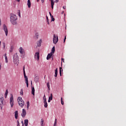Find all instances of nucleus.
<instances>
[{
  "label": "nucleus",
  "instance_id": "f257e3e1",
  "mask_svg": "<svg viewBox=\"0 0 126 126\" xmlns=\"http://www.w3.org/2000/svg\"><path fill=\"white\" fill-rule=\"evenodd\" d=\"M10 18V22L13 25H16V24H17V22H16V20H17V16L16 15L12 13L11 14Z\"/></svg>",
  "mask_w": 126,
  "mask_h": 126
},
{
  "label": "nucleus",
  "instance_id": "f03ea898",
  "mask_svg": "<svg viewBox=\"0 0 126 126\" xmlns=\"http://www.w3.org/2000/svg\"><path fill=\"white\" fill-rule=\"evenodd\" d=\"M17 100L19 106H20L21 108H23V107H24L25 103L24 101L23 100V99H22V97H19L17 99Z\"/></svg>",
  "mask_w": 126,
  "mask_h": 126
},
{
  "label": "nucleus",
  "instance_id": "7ed1b4c3",
  "mask_svg": "<svg viewBox=\"0 0 126 126\" xmlns=\"http://www.w3.org/2000/svg\"><path fill=\"white\" fill-rule=\"evenodd\" d=\"M4 99L3 98V97H1L0 98V108H1V110H2V107H3V105H4V103H3Z\"/></svg>",
  "mask_w": 126,
  "mask_h": 126
},
{
  "label": "nucleus",
  "instance_id": "20e7f679",
  "mask_svg": "<svg viewBox=\"0 0 126 126\" xmlns=\"http://www.w3.org/2000/svg\"><path fill=\"white\" fill-rule=\"evenodd\" d=\"M14 103V100H13V95L12 94L10 98V104L11 105V108L13 107Z\"/></svg>",
  "mask_w": 126,
  "mask_h": 126
},
{
  "label": "nucleus",
  "instance_id": "39448f33",
  "mask_svg": "<svg viewBox=\"0 0 126 126\" xmlns=\"http://www.w3.org/2000/svg\"><path fill=\"white\" fill-rule=\"evenodd\" d=\"M3 29L5 32V34L6 36H7V34L8 33V31L7 30V27H6V26H5V25H3Z\"/></svg>",
  "mask_w": 126,
  "mask_h": 126
},
{
  "label": "nucleus",
  "instance_id": "423d86ee",
  "mask_svg": "<svg viewBox=\"0 0 126 126\" xmlns=\"http://www.w3.org/2000/svg\"><path fill=\"white\" fill-rule=\"evenodd\" d=\"M53 43L54 44H56L58 43V41H59V37L58 36L56 37V34H54L53 36Z\"/></svg>",
  "mask_w": 126,
  "mask_h": 126
},
{
  "label": "nucleus",
  "instance_id": "0eeeda50",
  "mask_svg": "<svg viewBox=\"0 0 126 126\" xmlns=\"http://www.w3.org/2000/svg\"><path fill=\"white\" fill-rule=\"evenodd\" d=\"M13 59L14 60V63L17 62V60H18V56L17 55V53H16L13 55Z\"/></svg>",
  "mask_w": 126,
  "mask_h": 126
},
{
  "label": "nucleus",
  "instance_id": "6e6552de",
  "mask_svg": "<svg viewBox=\"0 0 126 126\" xmlns=\"http://www.w3.org/2000/svg\"><path fill=\"white\" fill-rule=\"evenodd\" d=\"M35 59H37V61H39L40 59V53L39 52H36L34 55Z\"/></svg>",
  "mask_w": 126,
  "mask_h": 126
},
{
  "label": "nucleus",
  "instance_id": "1a4fd4ad",
  "mask_svg": "<svg viewBox=\"0 0 126 126\" xmlns=\"http://www.w3.org/2000/svg\"><path fill=\"white\" fill-rule=\"evenodd\" d=\"M19 51L21 55H24V53H25L24 52V49H23L22 47H20Z\"/></svg>",
  "mask_w": 126,
  "mask_h": 126
},
{
  "label": "nucleus",
  "instance_id": "9d476101",
  "mask_svg": "<svg viewBox=\"0 0 126 126\" xmlns=\"http://www.w3.org/2000/svg\"><path fill=\"white\" fill-rule=\"evenodd\" d=\"M21 115L23 118H25V116H26V110L25 109H23L22 113Z\"/></svg>",
  "mask_w": 126,
  "mask_h": 126
},
{
  "label": "nucleus",
  "instance_id": "9b49d317",
  "mask_svg": "<svg viewBox=\"0 0 126 126\" xmlns=\"http://www.w3.org/2000/svg\"><path fill=\"white\" fill-rule=\"evenodd\" d=\"M34 81L36 83L39 82V77H38V76L37 75L34 76Z\"/></svg>",
  "mask_w": 126,
  "mask_h": 126
},
{
  "label": "nucleus",
  "instance_id": "f8f14e48",
  "mask_svg": "<svg viewBox=\"0 0 126 126\" xmlns=\"http://www.w3.org/2000/svg\"><path fill=\"white\" fill-rule=\"evenodd\" d=\"M32 94L34 96L35 95V88L34 87H32Z\"/></svg>",
  "mask_w": 126,
  "mask_h": 126
},
{
  "label": "nucleus",
  "instance_id": "ddd939ff",
  "mask_svg": "<svg viewBox=\"0 0 126 126\" xmlns=\"http://www.w3.org/2000/svg\"><path fill=\"white\" fill-rule=\"evenodd\" d=\"M52 56H53V53L48 54L46 58L47 60H50L52 58Z\"/></svg>",
  "mask_w": 126,
  "mask_h": 126
},
{
  "label": "nucleus",
  "instance_id": "4468645a",
  "mask_svg": "<svg viewBox=\"0 0 126 126\" xmlns=\"http://www.w3.org/2000/svg\"><path fill=\"white\" fill-rule=\"evenodd\" d=\"M41 44H42V39H40L39 41L37 42V47H41Z\"/></svg>",
  "mask_w": 126,
  "mask_h": 126
},
{
  "label": "nucleus",
  "instance_id": "2eb2a0df",
  "mask_svg": "<svg viewBox=\"0 0 126 126\" xmlns=\"http://www.w3.org/2000/svg\"><path fill=\"white\" fill-rule=\"evenodd\" d=\"M18 118V111H16L15 112V118L17 120Z\"/></svg>",
  "mask_w": 126,
  "mask_h": 126
},
{
  "label": "nucleus",
  "instance_id": "dca6fc26",
  "mask_svg": "<svg viewBox=\"0 0 126 126\" xmlns=\"http://www.w3.org/2000/svg\"><path fill=\"white\" fill-rule=\"evenodd\" d=\"M27 4L29 8H30V7H31V1H30V0H28Z\"/></svg>",
  "mask_w": 126,
  "mask_h": 126
},
{
  "label": "nucleus",
  "instance_id": "f3484780",
  "mask_svg": "<svg viewBox=\"0 0 126 126\" xmlns=\"http://www.w3.org/2000/svg\"><path fill=\"white\" fill-rule=\"evenodd\" d=\"M26 80V83L27 84V87H28L29 86V84L28 83V78H25Z\"/></svg>",
  "mask_w": 126,
  "mask_h": 126
},
{
  "label": "nucleus",
  "instance_id": "a211bd4d",
  "mask_svg": "<svg viewBox=\"0 0 126 126\" xmlns=\"http://www.w3.org/2000/svg\"><path fill=\"white\" fill-rule=\"evenodd\" d=\"M34 38L36 40H37L39 38V33H35Z\"/></svg>",
  "mask_w": 126,
  "mask_h": 126
},
{
  "label": "nucleus",
  "instance_id": "6ab92c4d",
  "mask_svg": "<svg viewBox=\"0 0 126 126\" xmlns=\"http://www.w3.org/2000/svg\"><path fill=\"white\" fill-rule=\"evenodd\" d=\"M25 126H28V119L25 120Z\"/></svg>",
  "mask_w": 126,
  "mask_h": 126
},
{
  "label": "nucleus",
  "instance_id": "aec40b11",
  "mask_svg": "<svg viewBox=\"0 0 126 126\" xmlns=\"http://www.w3.org/2000/svg\"><path fill=\"white\" fill-rule=\"evenodd\" d=\"M55 75H54L55 77H57V76H58V68H56L55 69Z\"/></svg>",
  "mask_w": 126,
  "mask_h": 126
},
{
  "label": "nucleus",
  "instance_id": "412c9836",
  "mask_svg": "<svg viewBox=\"0 0 126 126\" xmlns=\"http://www.w3.org/2000/svg\"><path fill=\"white\" fill-rule=\"evenodd\" d=\"M5 60V63H8V61L7 60V56H6V54L4 55Z\"/></svg>",
  "mask_w": 126,
  "mask_h": 126
},
{
  "label": "nucleus",
  "instance_id": "4be33fe9",
  "mask_svg": "<svg viewBox=\"0 0 126 126\" xmlns=\"http://www.w3.org/2000/svg\"><path fill=\"white\" fill-rule=\"evenodd\" d=\"M54 2L53 0H51V7L52 9H54Z\"/></svg>",
  "mask_w": 126,
  "mask_h": 126
},
{
  "label": "nucleus",
  "instance_id": "5701e85b",
  "mask_svg": "<svg viewBox=\"0 0 126 126\" xmlns=\"http://www.w3.org/2000/svg\"><path fill=\"white\" fill-rule=\"evenodd\" d=\"M44 104V107L45 108H47L48 107V103H47V101L43 102Z\"/></svg>",
  "mask_w": 126,
  "mask_h": 126
},
{
  "label": "nucleus",
  "instance_id": "b1692460",
  "mask_svg": "<svg viewBox=\"0 0 126 126\" xmlns=\"http://www.w3.org/2000/svg\"><path fill=\"white\" fill-rule=\"evenodd\" d=\"M55 46H54L52 49V50H51V53L52 54H54V53H55Z\"/></svg>",
  "mask_w": 126,
  "mask_h": 126
},
{
  "label": "nucleus",
  "instance_id": "393cba45",
  "mask_svg": "<svg viewBox=\"0 0 126 126\" xmlns=\"http://www.w3.org/2000/svg\"><path fill=\"white\" fill-rule=\"evenodd\" d=\"M43 102H47V98H46V95H44L43 97Z\"/></svg>",
  "mask_w": 126,
  "mask_h": 126
},
{
  "label": "nucleus",
  "instance_id": "a878e982",
  "mask_svg": "<svg viewBox=\"0 0 126 126\" xmlns=\"http://www.w3.org/2000/svg\"><path fill=\"white\" fill-rule=\"evenodd\" d=\"M62 70H63V68L60 67V74L61 76H62Z\"/></svg>",
  "mask_w": 126,
  "mask_h": 126
},
{
  "label": "nucleus",
  "instance_id": "bb28decb",
  "mask_svg": "<svg viewBox=\"0 0 126 126\" xmlns=\"http://www.w3.org/2000/svg\"><path fill=\"white\" fill-rule=\"evenodd\" d=\"M46 21L47 22V24H50V22H49V18H48V16H46Z\"/></svg>",
  "mask_w": 126,
  "mask_h": 126
},
{
  "label": "nucleus",
  "instance_id": "cd10ccee",
  "mask_svg": "<svg viewBox=\"0 0 126 126\" xmlns=\"http://www.w3.org/2000/svg\"><path fill=\"white\" fill-rule=\"evenodd\" d=\"M49 100H53V94H51V96H49Z\"/></svg>",
  "mask_w": 126,
  "mask_h": 126
},
{
  "label": "nucleus",
  "instance_id": "c85d7f7f",
  "mask_svg": "<svg viewBox=\"0 0 126 126\" xmlns=\"http://www.w3.org/2000/svg\"><path fill=\"white\" fill-rule=\"evenodd\" d=\"M44 124V120L43 119L41 120L40 124L41 126H43V124Z\"/></svg>",
  "mask_w": 126,
  "mask_h": 126
},
{
  "label": "nucleus",
  "instance_id": "c756f323",
  "mask_svg": "<svg viewBox=\"0 0 126 126\" xmlns=\"http://www.w3.org/2000/svg\"><path fill=\"white\" fill-rule=\"evenodd\" d=\"M47 87L48 88V90H50V83L48 82L47 84Z\"/></svg>",
  "mask_w": 126,
  "mask_h": 126
},
{
  "label": "nucleus",
  "instance_id": "7c9ffc66",
  "mask_svg": "<svg viewBox=\"0 0 126 126\" xmlns=\"http://www.w3.org/2000/svg\"><path fill=\"white\" fill-rule=\"evenodd\" d=\"M20 95H23V89H21L20 91Z\"/></svg>",
  "mask_w": 126,
  "mask_h": 126
},
{
  "label": "nucleus",
  "instance_id": "2f4dec72",
  "mask_svg": "<svg viewBox=\"0 0 126 126\" xmlns=\"http://www.w3.org/2000/svg\"><path fill=\"white\" fill-rule=\"evenodd\" d=\"M24 75L25 78H28V77L26 76V73H25V71H24Z\"/></svg>",
  "mask_w": 126,
  "mask_h": 126
},
{
  "label": "nucleus",
  "instance_id": "473e14b6",
  "mask_svg": "<svg viewBox=\"0 0 126 126\" xmlns=\"http://www.w3.org/2000/svg\"><path fill=\"white\" fill-rule=\"evenodd\" d=\"M8 93V91H7V90H6L5 93V98H6V96H7V94Z\"/></svg>",
  "mask_w": 126,
  "mask_h": 126
},
{
  "label": "nucleus",
  "instance_id": "72a5a7b5",
  "mask_svg": "<svg viewBox=\"0 0 126 126\" xmlns=\"http://www.w3.org/2000/svg\"><path fill=\"white\" fill-rule=\"evenodd\" d=\"M29 106H30V103H29V101L27 102V108L29 109Z\"/></svg>",
  "mask_w": 126,
  "mask_h": 126
},
{
  "label": "nucleus",
  "instance_id": "f704fd0d",
  "mask_svg": "<svg viewBox=\"0 0 126 126\" xmlns=\"http://www.w3.org/2000/svg\"><path fill=\"white\" fill-rule=\"evenodd\" d=\"M54 126H57V119H55V121L54 124Z\"/></svg>",
  "mask_w": 126,
  "mask_h": 126
},
{
  "label": "nucleus",
  "instance_id": "c9c22d12",
  "mask_svg": "<svg viewBox=\"0 0 126 126\" xmlns=\"http://www.w3.org/2000/svg\"><path fill=\"white\" fill-rule=\"evenodd\" d=\"M61 104L62 105H63L64 104L63 101V97H61Z\"/></svg>",
  "mask_w": 126,
  "mask_h": 126
},
{
  "label": "nucleus",
  "instance_id": "e433bc0d",
  "mask_svg": "<svg viewBox=\"0 0 126 126\" xmlns=\"http://www.w3.org/2000/svg\"><path fill=\"white\" fill-rule=\"evenodd\" d=\"M18 14H19V17H21V15H20V11H19L18 12Z\"/></svg>",
  "mask_w": 126,
  "mask_h": 126
},
{
  "label": "nucleus",
  "instance_id": "4c0bfd02",
  "mask_svg": "<svg viewBox=\"0 0 126 126\" xmlns=\"http://www.w3.org/2000/svg\"><path fill=\"white\" fill-rule=\"evenodd\" d=\"M65 40H66V36L65 35L64 38V43L65 42Z\"/></svg>",
  "mask_w": 126,
  "mask_h": 126
},
{
  "label": "nucleus",
  "instance_id": "58836bf2",
  "mask_svg": "<svg viewBox=\"0 0 126 126\" xmlns=\"http://www.w3.org/2000/svg\"><path fill=\"white\" fill-rule=\"evenodd\" d=\"M49 14H50L51 17H54V16L52 15L51 12H49Z\"/></svg>",
  "mask_w": 126,
  "mask_h": 126
},
{
  "label": "nucleus",
  "instance_id": "ea45409f",
  "mask_svg": "<svg viewBox=\"0 0 126 126\" xmlns=\"http://www.w3.org/2000/svg\"><path fill=\"white\" fill-rule=\"evenodd\" d=\"M51 21H55V19L54 17H51Z\"/></svg>",
  "mask_w": 126,
  "mask_h": 126
},
{
  "label": "nucleus",
  "instance_id": "a19ab883",
  "mask_svg": "<svg viewBox=\"0 0 126 126\" xmlns=\"http://www.w3.org/2000/svg\"><path fill=\"white\" fill-rule=\"evenodd\" d=\"M62 62H63V63H64V59L62 58Z\"/></svg>",
  "mask_w": 126,
  "mask_h": 126
},
{
  "label": "nucleus",
  "instance_id": "79ce46f5",
  "mask_svg": "<svg viewBox=\"0 0 126 126\" xmlns=\"http://www.w3.org/2000/svg\"><path fill=\"white\" fill-rule=\"evenodd\" d=\"M23 71H25V66L23 67Z\"/></svg>",
  "mask_w": 126,
  "mask_h": 126
},
{
  "label": "nucleus",
  "instance_id": "37998d69",
  "mask_svg": "<svg viewBox=\"0 0 126 126\" xmlns=\"http://www.w3.org/2000/svg\"><path fill=\"white\" fill-rule=\"evenodd\" d=\"M10 52H12V47H11L10 49Z\"/></svg>",
  "mask_w": 126,
  "mask_h": 126
},
{
  "label": "nucleus",
  "instance_id": "c03bdc74",
  "mask_svg": "<svg viewBox=\"0 0 126 126\" xmlns=\"http://www.w3.org/2000/svg\"><path fill=\"white\" fill-rule=\"evenodd\" d=\"M17 123L18 125H20V124H19V121L17 120Z\"/></svg>",
  "mask_w": 126,
  "mask_h": 126
},
{
  "label": "nucleus",
  "instance_id": "a18cd8bd",
  "mask_svg": "<svg viewBox=\"0 0 126 126\" xmlns=\"http://www.w3.org/2000/svg\"><path fill=\"white\" fill-rule=\"evenodd\" d=\"M0 25H1V20L0 19Z\"/></svg>",
  "mask_w": 126,
  "mask_h": 126
},
{
  "label": "nucleus",
  "instance_id": "49530a36",
  "mask_svg": "<svg viewBox=\"0 0 126 126\" xmlns=\"http://www.w3.org/2000/svg\"><path fill=\"white\" fill-rule=\"evenodd\" d=\"M3 47L4 48H5V44L4 43H3Z\"/></svg>",
  "mask_w": 126,
  "mask_h": 126
},
{
  "label": "nucleus",
  "instance_id": "de8ad7c7",
  "mask_svg": "<svg viewBox=\"0 0 126 126\" xmlns=\"http://www.w3.org/2000/svg\"><path fill=\"white\" fill-rule=\"evenodd\" d=\"M55 2H59V0H56Z\"/></svg>",
  "mask_w": 126,
  "mask_h": 126
},
{
  "label": "nucleus",
  "instance_id": "09e8293b",
  "mask_svg": "<svg viewBox=\"0 0 126 126\" xmlns=\"http://www.w3.org/2000/svg\"><path fill=\"white\" fill-rule=\"evenodd\" d=\"M65 8H66L65 6H63V9H65Z\"/></svg>",
  "mask_w": 126,
  "mask_h": 126
},
{
  "label": "nucleus",
  "instance_id": "8fccbe9b",
  "mask_svg": "<svg viewBox=\"0 0 126 126\" xmlns=\"http://www.w3.org/2000/svg\"><path fill=\"white\" fill-rule=\"evenodd\" d=\"M1 69V64L0 65V70Z\"/></svg>",
  "mask_w": 126,
  "mask_h": 126
},
{
  "label": "nucleus",
  "instance_id": "3c124183",
  "mask_svg": "<svg viewBox=\"0 0 126 126\" xmlns=\"http://www.w3.org/2000/svg\"><path fill=\"white\" fill-rule=\"evenodd\" d=\"M50 102H51V99H48V103H50Z\"/></svg>",
  "mask_w": 126,
  "mask_h": 126
},
{
  "label": "nucleus",
  "instance_id": "603ef678",
  "mask_svg": "<svg viewBox=\"0 0 126 126\" xmlns=\"http://www.w3.org/2000/svg\"><path fill=\"white\" fill-rule=\"evenodd\" d=\"M16 0L17 1H18V2H19V1H20V0Z\"/></svg>",
  "mask_w": 126,
  "mask_h": 126
},
{
  "label": "nucleus",
  "instance_id": "864d4df0",
  "mask_svg": "<svg viewBox=\"0 0 126 126\" xmlns=\"http://www.w3.org/2000/svg\"><path fill=\"white\" fill-rule=\"evenodd\" d=\"M41 0L42 1V3H43V2H44L45 1L44 0Z\"/></svg>",
  "mask_w": 126,
  "mask_h": 126
},
{
  "label": "nucleus",
  "instance_id": "5fc2aeb1",
  "mask_svg": "<svg viewBox=\"0 0 126 126\" xmlns=\"http://www.w3.org/2000/svg\"><path fill=\"white\" fill-rule=\"evenodd\" d=\"M1 44V41H0V45Z\"/></svg>",
  "mask_w": 126,
  "mask_h": 126
},
{
  "label": "nucleus",
  "instance_id": "6e6d98bb",
  "mask_svg": "<svg viewBox=\"0 0 126 126\" xmlns=\"http://www.w3.org/2000/svg\"><path fill=\"white\" fill-rule=\"evenodd\" d=\"M37 2H39L40 1V0H37Z\"/></svg>",
  "mask_w": 126,
  "mask_h": 126
},
{
  "label": "nucleus",
  "instance_id": "4d7b16f0",
  "mask_svg": "<svg viewBox=\"0 0 126 126\" xmlns=\"http://www.w3.org/2000/svg\"><path fill=\"white\" fill-rule=\"evenodd\" d=\"M17 126H20V124H17Z\"/></svg>",
  "mask_w": 126,
  "mask_h": 126
},
{
  "label": "nucleus",
  "instance_id": "13d9d810",
  "mask_svg": "<svg viewBox=\"0 0 126 126\" xmlns=\"http://www.w3.org/2000/svg\"><path fill=\"white\" fill-rule=\"evenodd\" d=\"M31 84L32 85V81H31Z\"/></svg>",
  "mask_w": 126,
  "mask_h": 126
},
{
  "label": "nucleus",
  "instance_id": "bf43d9fd",
  "mask_svg": "<svg viewBox=\"0 0 126 126\" xmlns=\"http://www.w3.org/2000/svg\"><path fill=\"white\" fill-rule=\"evenodd\" d=\"M62 13H63V11L62 12Z\"/></svg>",
  "mask_w": 126,
  "mask_h": 126
},
{
  "label": "nucleus",
  "instance_id": "052dcab7",
  "mask_svg": "<svg viewBox=\"0 0 126 126\" xmlns=\"http://www.w3.org/2000/svg\"><path fill=\"white\" fill-rule=\"evenodd\" d=\"M62 13H63V11L62 12Z\"/></svg>",
  "mask_w": 126,
  "mask_h": 126
}]
</instances>
